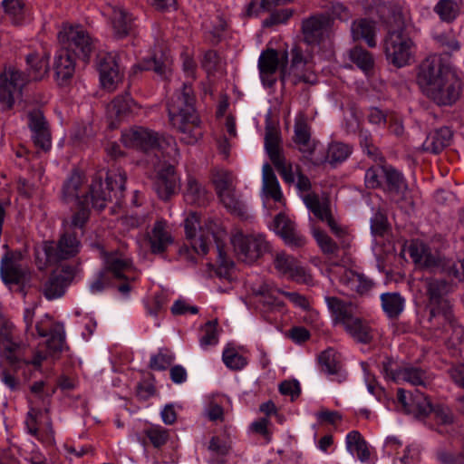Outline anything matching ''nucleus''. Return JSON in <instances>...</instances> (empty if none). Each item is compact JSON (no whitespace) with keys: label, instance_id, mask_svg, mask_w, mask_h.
<instances>
[{"label":"nucleus","instance_id":"obj_1","mask_svg":"<svg viewBox=\"0 0 464 464\" xmlns=\"http://www.w3.org/2000/svg\"><path fill=\"white\" fill-rule=\"evenodd\" d=\"M417 83L422 92L438 105H451L460 95L462 75L445 64L438 54L429 55L418 66Z\"/></svg>","mask_w":464,"mask_h":464},{"label":"nucleus","instance_id":"obj_2","mask_svg":"<svg viewBox=\"0 0 464 464\" xmlns=\"http://www.w3.org/2000/svg\"><path fill=\"white\" fill-rule=\"evenodd\" d=\"M126 173L121 169H110L106 176V188H102L101 178L92 180L88 188L84 187V177L73 171L63 187L65 201H83L85 197L93 208L102 209L112 195L119 198L125 188Z\"/></svg>","mask_w":464,"mask_h":464},{"label":"nucleus","instance_id":"obj_3","mask_svg":"<svg viewBox=\"0 0 464 464\" xmlns=\"http://www.w3.org/2000/svg\"><path fill=\"white\" fill-rule=\"evenodd\" d=\"M169 119L179 133L180 140L195 144L203 136L202 121L195 109V96L188 83L176 92L168 103Z\"/></svg>","mask_w":464,"mask_h":464},{"label":"nucleus","instance_id":"obj_4","mask_svg":"<svg viewBox=\"0 0 464 464\" xmlns=\"http://www.w3.org/2000/svg\"><path fill=\"white\" fill-rule=\"evenodd\" d=\"M29 74L25 76L14 67H8L0 73V109L7 111L12 109L15 98L18 97L23 87L29 80H42L48 72V56L44 53H35L26 56Z\"/></svg>","mask_w":464,"mask_h":464},{"label":"nucleus","instance_id":"obj_5","mask_svg":"<svg viewBox=\"0 0 464 464\" xmlns=\"http://www.w3.org/2000/svg\"><path fill=\"white\" fill-rule=\"evenodd\" d=\"M184 229L186 238L197 254L207 255L213 239L222 258L220 241L224 230L218 219L208 218L201 224L199 216L196 212H191L184 220Z\"/></svg>","mask_w":464,"mask_h":464},{"label":"nucleus","instance_id":"obj_6","mask_svg":"<svg viewBox=\"0 0 464 464\" xmlns=\"http://www.w3.org/2000/svg\"><path fill=\"white\" fill-rule=\"evenodd\" d=\"M121 141L125 147L143 151L158 150L173 162L179 157L175 140L170 136L160 137L158 133L143 127H133L121 133Z\"/></svg>","mask_w":464,"mask_h":464},{"label":"nucleus","instance_id":"obj_7","mask_svg":"<svg viewBox=\"0 0 464 464\" xmlns=\"http://www.w3.org/2000/svg\"><path fill=\"white\" fill-rule=\"evenodd\" d=\"M409 254L413 262L420 267L431 271L441 270L450 276L464 280V258L459 264L442 259L437 252H432L426 244L419 240L411 243Z\"/></svg>","mask_w":464,"mask_h":464},{"label":"nucleus","instance_id":"obj_8","mask_svg":"<svg viewBox=\"0 0 464 464\" xmlns=\"http://www.w3.org/2000/svg\"><path fill=\"white\" fill-rule=\"evenodd\" d=\"M22 342L18 337L15 326L9 320L0 317V353L14 365L22 363L23 366L28 367L32 365L38 370L46 355L37 352L34 354L32 360L20 361L14 355V353L21 347Z\"/></svg>","mask_w":464,"mask_h":464},{"label":"nucleus","instance_id":"obj_9","mask_svg":"<svg viewBox=\"0 0 464 464\" xmlns=\"http://www.w3.org/2000/svg\"><path fill=\"white\" fill-rule=\"evenodd\" d=\"M415 44L402 30L390 31L384 41L387 61L397 68L409 65L415 55Z\"/></svg>","mask_w":464,"mask_h":464},{"label":"nucleus","instance_id":"obj_10","mask_svg":"<svg viewBox=\"0 0 464 464\" xmlns=\"http://www.w3.org/2000/svg\"><path fill=\"white\" fill-rule=\"evenodd\" d=\"M104 270L113 278L123 280L118 286L121 294L130 291V283L136 281L140 272L133 266L131 258L123 251H111L104 255Z\"/></svg>","mask_w":464,"mask_h":464},{"label":"nucleus","instance_id":"obj_11","mask_svg":"<svg viewBox=\"0 0 464 464\" xmlns=\"http://www.w3.org/2000/svg\"><path fill=\"white\" fill-rule=\"evenodd\" d=\"M265 150L283 179L286 183H293L295 181L293 164L284 155L280 131L271 125L266 127Z\"/></svg>","mask_w":464,"mask_h":464},{"label":"nucleus","instance_id":"obj_12","mask_svg":"<svg viewBox=\"0 0 464 464\" xmlns=\"http://www.w3.org/2000/svg\"><path fill=\"white\" fill-rule=\"evenodd\" d=\"M424 288L429 298L430 321L436 316H442L444 321L451 318V304L447 295L450 285L445 280L427 278L424 280Z\"/></svg>","mask_w":464,"mask_h":464},{"label":"nucleus","instance_id":"obj_13","mask_svg":"<svg viewBox=\"0 0 464 464\" xmlns=\"http://www.w3.org/2000/svg\"><path fill=\"white\" fill-rule=\"evenodd\" d=\"M316 48L306 44L301 43L295 44L291 51L290 71L296 77L297 82H303L308 84L317 82V76L313 68L314 65V53Z\"/></svg>","mask_w":464,"mask_h":464},{"label":"nucleus","instance_id":"obj_14","mask_svg":"<svg viewBox=\"0 0 464 464\" xmlns=\"http://www.w3.org/2000/svg\"><path fill=\"white\" fill-rule=\"evenodd\" d=\"M231 243L238 259L247 264L269 251V243L262 234L246 235L238 231L233 235Z\"/></svg>","mask_w":464,"mask_h":464},{"label":"nucleus","instance_id":"obj_15","mask_svg":"<svg viewBox=\"0 0 464 464\" xmlns=\"http://www.w3.org/2000/svg\"><path fill=\"white\" fill-rule=\"evenodd\" d=\"M306 208L321 221L326 222L332 232L340 239L341 248L349 249L352 238L346 228L339 226L331 214L327 202L322 201L318 195L308 193L303 198Z\"/></svg>","mask_w":464,"mask_h":464},{"label":"nucleus","instance_id":"obj_16","mask_svg":"<svg viewBox=\"0 0 464 464\" xmlns=\"http://www.w3.org/2000/svg\"><path fill=\"white\" fill-rule=\"evenodd\" d=\"M58 39L63 50L86 61L93 49V44L89 34L79 25L65 24L59 32Z\"/></svg>","mask_w":464,"mask_h":464},{"label":"nucleus","instance_id":"obj_17","mask_svg":"<svg viewBox=\"0 0 464 464\" xmlns=\"http://www.w3.org/2000/svg\"><path fill=\"white\" fill-rule=\"evenodd\" d=\"M58 243L46 241L43 245L46 264H54L62 259L74 256L81 248L78 232H70L63 229Z\"/></svg>","mask_w":464,"mask_h":464},{"label":"nucleus","instance_id":"obj_18","mask_svg":"<svg viewBox=\"0 0 464 464\" xmlns=\"http://www.w3.org/2000/svg\"><path fill=\"white\" fill-rule=\"evenodd\" d=\"M1 277L5 285L24 286L30 281L31 272L20 252L7 253L1 261Z\"/></svg>","mask_w":464,"mask_h":464},{"label":"nucleus","instance_id":"obj_19","mask_svg":"<svg viewBox=\"0 0 464 464\" xmlns=\"http://www.w3.org/2000/svg\"><path fill=\"white\" fill-rule=\"evenodd\" d=\"M332 20L326 14H315L303 20V43L317 48L329 37Z\"/></svg>","mask_w":464,"mask_h":464},{"label":"nucleus","instance_id":"obj_20","mask_svg":"<svg viewBox=\"0 0 464 464\" xmlns=\"http://www.w3.org/2000/svg\"><path fill=\"white\" fill-rule=\"evenodd\" d=\"M147 240L152 254L165 253L174 242L168 222L162 218L156 220L147 234Z\"/></svg>","mask_w":464,"mask_h":464},{"label":"nucleus","instance_id":"obj_21","mask_svg":"<svg viewBox=\"0 0 464 464\" xmlns=\"http://www.w3.org/2000/svg\"><path fill=\"white\" fill-rule=\"evenodd\" d=\"M98 69L102 86L109 92L115 90L122 78L116 56L108 53L100 57Z\"/></svg>","mask_w":464,"mask_h":464},{"label":"nucleus","instance_id":"obj_22","mask_svg":"<svg viewBox=\"0 0 464 464\" xmlns=\"http://www.w3.org/2000/svg\"><path fill=\"white\" fill-rule=\"evenodd\" d=\"M288 64V53L283 52L280 55L274 49H267L262 52L258 59V69L263 81L276 73V70L280 68L282 74H285L287 70Z\"/></svg>","mask_w":464,"mask_h":464},{"label":"nucleus","instance_id":"obj_23","mask_svg":"<svg viewBox=\"0 0 464 464\" xmlns=\"http://www.w3.org/2000/svg\"><path fill=\"white\" fill-rule=\"evenodd\" d=\"M28 124L32 130V139L36 147L46 151L51 148V134L47 122L40 110H34L28 114Z\"/></svg>","mask_w":464,"mask_h":464},{"label":"nucleus","instance_id":"obj_24","mask_svg":"<svg viewBox=\"0 0 464 464\" xmlns=\"http://www.w3.org/2000/svg\"><path fill=\"white\" fill-rule=\"evenodd\" d=\"M154 188L158 196L163 200H168L177 193L179 182L173 165L169 164L158 171Z\"/></svg>","mask_w":464,"mask_h":464},{"label":"nucleus","instance_id":"obj_25","mask_svg":"<svg viewBox=\"0 0 464 464\" xmlns=\"http://www.w3.org/2000/svg\"><path fill=\"white\" fill-rule=\"evenodd\" d=\"M275 231L278 234L285 243L291 247L303 246L306 239L296 229L295 222L283 214H278L274 220Z\"/></svg>","mask_w":464,"mask_h":464},{"label":"nucleus","instance_id":"obj_26","mask_svg":"<svg viewBox=\"0 0 464 464\" xmlns=\"http://www.w3.org/2000/svg\"><path fill=\"white\" fill-rule=\"evenodd\" d=\"M294 132L295 144L305 158L310 159L316 150L318 141L312 139L311 128L303 117L295 120Z\"/></svg>","mask_w":464,"mask_h":464},{"label":"nucleus","instance_id":"obj_27","mask_svg":"<svg viewBox=\"0 0 464 464\" xmlns=\"http://www.w3.org/2000/svg\"><path fill=\"white\" fill-rule=\"evenodd\" d=\"M72 278L71 273L65 270L53 272L43 286V293L48 300L61 297Z\"/></svg>","mask_w":464,"mask_h":464},{"label":"nucleus","instance_id":"obj_28","mask_svg":"<svg viewBox=\"0 0 464 464\" xmlns=\"http://www.w3.org/2000/svg\"><path fill=\"white\" fill-rule=\"evenodd\" d=\"M340 283L352 292L366 295L373 286L372 280L353 270L343 269L339 276Z\"/></svg>","mask_w":464,"mask_h":464},{"label":"nucleus","instance_id":"obj_29","mask_svg":"<svg viewBox=\"0 0 464 464\" xmlns=\"http://www.w3.org/2000/svg\"><path fill=\"white\" fill-rule=\"evenodd\" d=\"M324 301L333 316L335 324H343L354 315L355 305L351 302H345L339 297L325 295Z\"/></svg>","mask_w":464,"mask_h":464},{"label":"nucleus","instance_id":"obj_30","mask_svg":"<svg viewBox=\"0 0 464 464\" xmlns=\"http://www.w3.org/2000/svg\"><path fill=\"white\" fill-rule=\"evenodd\" d=\"M53 67L57 81L60 83L66 82L74 74V55L70 53L68 50L60 49L56 53Z\"/></svg>","mask_w":464,"mask_h":464},{"label":"nucleus","instance_id":"obj_31","mask_svg":"<svg viewBox=\"0 0 464 464\" xmlns=\"http://www.w3.org/2000/svg\"><path fill=\"white\" fill-rule=\"evenodd\" d=\"M452 131L449 127H441L430 131L422 147L424 150L439 153L450 145L452 139Z\"/></svg>","mask_w":464,"mask_h":464},{"label":"nucleus","instance_id":"obj_32","mask_svg":"<svg viewBox=\"0 0 464 464\" xmlns=\"http://www.w3.org/2000/svg\"><path fill=\"white\" fill-rule=\"evenodd\" d=\"M78 209L68 218L63 220V229L70 232H78L79 235H82L83 228L90 217V204L87 197L83 201L78 203Z\"/></svg>","mask_w":464,"mask_h":464},{"label":"nucleus","instance_id":"obj_33","mask_svg":"<svg viewBox=\"0 0 464 464\" xmlns=\"http://www.w3.org/2000/svg\"><path fill=\"white\" fill-rule=\"evenodd\" d=\"M345 331L358 343H369L373 338V334L368 323L362 318L352 316L343 324Z\"/></svg>","mask_w":464,"mask_h":464},{"label":"nucleus","instance_id":"obj_34","mask_svg":"<svg viewBox=\"0 0 464 464\" xmlns=\"http://www.w3.org/2000/svg\"><path fill=\"white\" fill-rule=\"evenodd\" d=\"M262 190L267 196L273 198L275 201H281L283 193L280 188L277 178L268 163H265L262 167Z\"/></svg>","mask_w":464,"mask_h":464},{"label":"nucleus","instance_id":"obj_35","mask_svg":"<svg viewBox=\"0 0 464 464\" xmlns=\"http://www.w3.org/2000/svg\"><path fill=\"white\" fill-rule=\"evenodd\" d=\"M383 186L392 196L400 198L403 197L408 189L402 174L392 166H386Z\"/></svg>","mask_w":464,"mask_h":464},{"label":"nucleus","instance_id":"obj_36","mask_svg":"<svg viewBox=\"0 0 464 464\" xmlns=\"http://www.w3.org/2000/svg\"><path fill=\"white\" fill-rule=\"evenodd\" d=\"M209 198L208 192L205 187L194 177H188L185 191V199L188 203L203 206Z\"/></svg>","mask_w":464,"mask_h":464},{"label":"nucleus","instance_id":"obj_37","mask_svg":"<svg viewBox=\"0 0 464 464\" xmlns=\"http://www.w3.org/2000/svg\"><path fill=\"white\" fill-rule=\"evenodd\" d=\"M380 298L383 312L391 319L397 318L404 310L405 299L399 293H384Z\"/></svg>","mask_w":464,"mask_h":464},{"label":"nucleus","instance_id":"obj_38","mask_svg":"<svg viewBox=\"0 0 464 464\" xmlns=\"http://www.w3.org/2000/svg\"><path fill=\"white\" fill-rule=\"evenodd\" d=\"M352 34L354 40H364L369 47H375V26L367 19L354 21L352 24Z\"/></svg>","mask_w":464,"mask_h":464},{"label":"nucleus","instance_id":"obj_39","mask_svg":"<svg viewBox=\"0 0 464 464\" xmlns=\"http://www.w3.org/2000/svg\"><path fill=\"white\" fill-rule=\"evenodd\" d=\"M394 382L401 383L407 382L412 385L426 386L430 383V377L427 372L417 367H403L394 376Z\"/></svg>","mask_w":464,"mask_h":464},{"label":"nucleus","instance_id":"obj_40","mask_svg":"<svg viewBox=\"0 0 464 464\" xmlns=\"http://www.w3.org/2000/svg\"><path fill=\"white\" fill-rule=\"evenodd\" d=\"M254 293L260 296V302L270 310H279L283 307V302L280 301L276 295L282 291L275 288L269 283H263L258 288L254 289Z\"/></svg>","mask_w":464,"mask_h":464},{"label":"nucleus","instance_id":"obj_41","mask_svg":"<svg viewBox=\"0 0 464 464\" xmlns=\"http://www.w3.org/2000/svg\"><path fill=\"white\" fill-rule=\"evenodd\" d=\"M137 105L129 94L116 97L108 107L111 117L121 120L130 113H134Z\"/></svg>","mask_w":464,"mask_h":464},{"label":"nucleus","instance_id":"obj_42","mask_svg":"<svg viewBox=\"0 0 464 464\" xmlns=\"http://www.w3.org/2000/svg\"><path fill=\"white\" fill-rule=\"evenodd\" d=\"M346 448L362 462L367 461L370 458L367 443L357 430H353L347 434Z\"/></svg>","mask_w":464,"mask_h":464},{"label":"nucleus","instance_id":"obj_43","mask_svg":"<svg viewBox=\"0 0 464 464\" xmlns=\"http://www.w3.org/2000/svg\"><path fill=\"white\" fill-rule=\"evenodd\" d=\"M112 27L119 38L126 36L131 29L132 17L122 7H114L111 14Z\"/></svg>","mask_w":464,"mask_h":464},{"label":"nucleus","instance_id":"obj_44","mask_svg":"<svg viewBox=\"0 0 464 464\" xmlns=\"http://www.w3.org/2000/svg\"><path fill=\"white\" fill-rule=\"evenodd\" d=\"M319 363L322 372L329 375H335L337 382H340L345 379V375L342 372L341 365L336 359L335 352L333 349L325 350L320 354Z\"/></svg>","mask_w":464,"mask_h":464},{"label":"nucleus","instance_id":"obj_45","mask_svg":"<svg viewBox=\"0 0 464 464\" xmlns=\"http://www.w3.org/2000/svg\"><path fill=\"white\" fill-rule=\"evenodd\" d=\"M221 202L231 213L241 218H248V209L246 204L236 195L234 188L218 195Z\"/></svg>","mask_w":464,"mask_h":464},{"label":"nucleus","instance_id":"obj_46","mask_svg":"<svg viewBox=\"0 0 464 464\" xmlns=\"http://www.w3.org/2000/svg\"><path fill=\"white\" fill-rule=\"evenodd\" d=\"M349 57L350 60L366 74L371 72L374 66V59L372 53L361 46H355L351 49Z\"/></svg>","mask_w":464,"mask_h":464},{"label":"nucleus","instance_id":"obj_47","mask_svg":"<svg viewBox=\"0 0 464 464\" xmlns=\"http://www.w3.org/2000/svg\"><path fill=\"white\" fill-rule=\"evenodd\" d=\"M434 12L441 21L451 23L460 13V6L455 0H439L434 6Z\"/></svg>","mask_w":464,"mask_h":464},{"label":"nucleus","instance_id":"obj_48","mask_svg":"<svg viewBox=\"0 0 464 464\" xmlns=\"http://www.w3.org/2000/svg\"><path fill=\"white\" fill-rule=\"evenodd\" d=\"M49 338L46 341V348L48 353L53 355L56 353H59L63 350L64 344V329L62 324H56L52 327L51 334H49Z\"/></svg>","mask_w":464,"mask_h":464},{"label":"nucleus","instance_id":"obj_49","mask_svg":"<svg viewBox=\"0 0 464 464\" xmlns=\"http://www.w3.org/2000/svg\"><path fill=\"white\" fill-rule=\"evenodd\" d=\"M386 166L376 165L369 168L364 176V183L368 188L383 187Z\"/></svg>","mask_w":464,"mask_h":464},{"label":"nucleus","instance_id":"obj_50","mask_svg":"<svg viewBox=\"0 0 464 464\" xmlns=\"http://www.w3.org/2000/svg\"><path fill=\"white\" fill-rule=\"evenodd\" d=\"M291 0H254L248 5L246 9L247 15H258L262 12L272 13L274 9L283 4H286Z\"/></svg>","mask_w":464,"mask_h":464},{"label":"nucleus","instance_id":"obj_51","mask_svg":"<svg viewBox=\"0 0 464 464\" xmlns=\"http://www.w3.org/2000/svg\"><path fill=\"white\" fill-rule=\"evenodd\" d=\"M352 149L342 142H333L327 150V160L331 164H337L344 161L351 154Z\"/></svg>","mask_w":464,"mask_h":464},{"label":"nucleus","instance_id":"obj_52","mask_svg":"<svg viewBox=\"0 0 464 464\" xmlns=\"http://www.w3.org/2000/svg\"><path fill=\"white\" fill-rule=\"evenodd\" d=\"M312 233L315 238L318 246L324 254L337 256L339 250L338 245L324 231L315 228L312 226Z\"/></svg>","mask_w":464,"mask_h":464},{"label":"nucleus","instance_id":"obj_53","mask_svg":"<svg viewBox=\"0 0 464 464\" xmlns=\"http://www.w3.org/2000/svg\"><path fill=\"white\" fill-rule=\"evenodd\" d=\"M217 326V321H209L201 328L199 344L202 349H208L209 346H214L218 343Z\"/></svg>","mask_w":464,"mask_h":464},{"label":"nucleus","instance_id":"obj_54","mask_svg":"<svg viewBox=\"0 0 464 464\" xmlns=\"http://www.w3.org/2000/svg\"><path fill=\"white\" fill-rule=\"evenodd\" d=\"M411 406L413 411L410 413H416L419 415H428L431 413L432 404L430 401L420 391H416V392L410 396Z\"/></svg>","mask_w":464,"mask_h":464},{"label":"nucleus","instance_id":"obj_55","mask_svg":"<svg viewBox=\"0 0 464 464\" xmlns=\"http://www.w3.org/2000/svg\"><path fill=\"white\" fill-rule=\"evenodd\" d=\"M174 361L173 353L168 349H160L156 354L151 355L150 368L154 371L166 370Z\"/></svg>","mask_w":464,"mask_h":464},{"label":"nucleus","instance_id":"obj_56","mask_svg":"<svg viewBox=\"0 0 464 464\" xmlns=\"http://www.w3.org/2000/svg\"><path fill=\"white\" fill-rule=\"evenodd\" d=\"M222 359L227 367L231 370H241L246 365V360L233 349H226Z\"/></svg>","mask_w":464,"mask_h":464},{"label":"nucleus","instance_id":"obj_57","mask_svg":"<svg viewBox=\"0 0 464 464\" xmlns=\"http://www.w3.org/2000/svg\"><path fill=\"white\" fill-rule=\"evenodd\" d=\"M232 175L225 170L217 171L213 176V182L215 184L218 195L223 194L227 190L233 188Z\"/></svg>","mask_w":464,"mask_h":464},{"label":"nucleus","instance_id":"obj_58","mask_svg":"<svg viewBox=\"0 0 464 464\" xmlns=\"http://www.w3.org/2000/svg\"><path fill=\"white\" fill-rule=\"evenodd\" d=\"M145 434L155 448L163 446L169 439L167 430L160 426H153L147 429Z\"/></svg>","mask_w":464,"mask_h":464},{"label":"nucleus","instance_id":"obj_59","mask_svg":"<svg viewBox=\"0 0 464 464\" xmlns=\"http://www.w3.org/2000/svg\"><path fill=\"white\" fill-rule=\"evenodd\" d=\"M438 45L446 53L457 52L460 49V44L452 34H440L435 36Z\"/></svg>","mask_w":464,"mask_h":464},{"label":"nucleus","instance_id":"obj_60","mask_svg":"<svg viewBox=\"0 0 464 464\" xmlns=\"http://www.w3.org/2000/svg\"><path fill=\"white\" fill-rule=\"evenodd\" d=\"M5 11L13 16L14 23L20 24L24 14V4L20 0H3Z\"/></svg>","mask_w":464,"mask_h":464},{"label":"nucleus","instance_id":"obj_61","mask_svg":"<svg viewBox=\"0 0 464 464\" xmlns=\"http://www.w3.org/2000/svg\"><path fill=\"white\" fill-rule=\"evenodd\" d=\"M42 414L41 411L31 407L29 411L27 412L26 419H25V426L27 429V431L34 437H35L37 440H41L40 432L38 430V416Z\"/></svg>","mask_w":464,"mask_h":464},{"label":"nucleus","instance_id":"obj_62","mask_svg":"<svg viewBox=\"0 0 464 464\" xmlns=\"http://www.w3.org/2000/svg\"><path fill=\"white\" fill-rule=\"evenodd\" d=\"M296 263L294 257L285 254L277 255L274 262L276 269L286 276H289Z\"/></svg>","mask_w":464,"mask_h":464},{"label":"nucleus","instance_id":"obj_63","mask_svg":"<svg viewBox=\"0 0 464 464\" xmlns=\"http://www.w3.org/2000/svg\"><path fill=\"white\" fill-rule=\"evenodd\" d=\"M292 15V11L289 9H280L273 11L270 16L263 21V25L269 27L277 24L286 22Z\"/></svg>","mask_w":464,"mask_h":464},{"label":"nucleus","instance_id":"obj_64","mask_svg":"<svg viewBox=\"0 0 464 464\" xmlns=\"http://www.w3.org/2000/svg\"><path fill=\"white\" fill-rule=\"evenodd\" d=\"M431 412L435 419L441 424H448L453 421V414L451 410L445 405L437 404L432 406Z\"/></svg>","mask_w":464,"mask_h":464}]
</instances>
